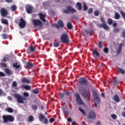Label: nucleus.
Masks as SVG:
<instances>
[{
	"label": "nucleus",
	"mask_w": 125,
	"mask_h": 125,
	"mask_svg": "<svg viewBox=\"0 0 125 125\" xmlns=\"http://www.w3.org/2000/svg\"><path fill=\"white\" fill-rule=\"evenodd\" d=\"M79 90L83 97H84V98H86L87 99H89V98H90V93L88 92L86 89H79Z\"/></svg>",
	"instance_id": "obj_1"
},
{
	"label": "nucleus",
	"mask_w": 125,
	"mask_h": 125,
	"mask_svg": "<svg viewBox=\"0 0 125 125\" xmlns=\"http://www.w3.org/2000/svg\"><path fill=\"white\" fill-rule=\"evenodd\" d=\"M3 123H12L14 122V118L11 115H3L2 116Z\"/></svg>",
	"instance_id": "obj_2"
},
{
	"label": "nucleus",
	"mask_w": 125,
	"mask_h": 125,
	"mask_svg": "<svg viewBox=\"0 0 125 125\" xmlns=\"http://www.w3.org/2000/svg\"><path fill=\"white\" fill-rule=\"evenodd\" d=\"M62 12L65 14H69V12H71V13H75V12H77V10L72 7L71 6H67L66 7V10H63Z\"/></svg>",
	"instance_id": "obj_3"
},
{
	"label": "nucleus",
	"mask_w": 125,
	"mask_h": 125,
	"mask_svg": "<svg viewBox=\"0 0 125 125\" xmlns=\"http://www.w3.org/2000/svg\"><path fill=\"white\" fill-rule=\"evenodd\" d=\"M61 41L62 43H69V36L67 34H63L61 35Z\"/></svg>",
	"instance_id": "obj_4"
},
{
	"label": "nucleus",
	"mask_w": 125,
	"mask_h": 125,
	"mask_svg": "<svg viewBox=\"0 0 125 125\" xmlns=\"http://www.w3.org/2000/svg\"><path fill=\"white\" fill-rule=\"evenodd\" d=\"M14 97L17 99V102H18V103H20L21 104H24V100H26V99L24 97L18 94H15Z\"/></svg>",
	"instance_id": "obj_5"
},
{
	"label": "nucleus",
	"mask_w": 125,
	"mask_h": 125,
	"mask_svg": "<svg viewBox=\"0 0 125 125\" xmlns=\"http://www.w3.org/2000/svg\"><path fill=\"white\" fill-rule=\"evenodd\" d=\"M79 83L80 84H83V85H85V86H87V85H89V82H88L87 80H86L84 77H82L80 78Z\"/></svg>",
	"instance_id": "obj_6"
},
{
	"label": "nucleus",
	"mask_w": 125,
	"mask_h": 125,
	"mask_svg": "<svg viewBox=\"0 0 125 125\" xmlns=\"http://www.w3.org/2000/svg\"><path fill=\"white\" fill-rule=\"evenodd\" d=\"M93 96L94 97L95 101H96V103H95L94 106L95 107H97V104L99 103L100 102V99L99 98V97L98 96V94H97V93L96 92H94L93 94Z\"/></svg>",
	"instance_id": "obj_7"
},
{
	"label": "nucleus",
	"mask_w": 125,
	"mask_h": 125,
	"mask_svg": "<svg viewBox=\"0 0 125 125\" xmlns=\"http://www.w3.org/2000/svg\"><path fill=\"white\" fill-rule=\"evenodd\" d=\"M25 10L28 14H32L33 10H34V7L31 4H27L25 6Z\"/></svg>",
	"instance_id": "obj_8"
},
{
	"label": "nucleus",
	"mask_w": 125,
	"mask_h": 125,
	"mask_svg": "<svg viewBox=\"0 0 125 125\" xmlns=\"http://www.w3.org/2000/svg\"><path fill=\"white\" fill-rule=\"evenodd\" d=\"M87 118L89 120H92V121H94V120L96 119V114L92 111H91L87 114Z\"/></svg>",
	"instance_id": "obj_9"
},
{
	"label": "nucleus",
	"mask_w": 125,
	"mask_h": 125,
	"mask_svg": "<svg viewBox=\"0 0 125 125\" xmlns=\"http://www.w3.org/2000/svg\"><path fill=\"white\" fill-rule=\"evenodd\" d=\"M75 96L76 97V101L77 102L78 104L83 105V100H82L80 94H79V93H76L75 94Z\"/></svg>",
	"instance_id": "obj_10"
},
{
	"label": "nucleus",
	"mask_w": 125,
	"mask_h": 125,
	"mask_svg": "<svg viewBox=\"0 0 125 125\" xmlns=\"http://www.w3.org/2000/svg\"><path fill=\"white\" fill-rule=\"evenodd\" d=\"M32 23L35 27H37V26H42V22L39 19L33 20Z\"/></svg>",
	"instance_id": "obj_11"
},
{
	"label": "nucleus",
	"mask_w": 125,
	"mask_h": 125,
	"mask_svg": "<svg viewBox=\"0 0 125 125\" xmlns=\"http://www.w3.org/2000/svg\"><path fill=\"white\" fill-rule=\"evenodd\" d=\"M20 22L19 23V26L21 29H23L26 27V21L23 18H21L20 20Z\"/></svg>",
	"instance_id": "obj_12"
},
{
	"label": "nucleus",
	"mask_w": 125,
	"mask_h": 125,
	"mask_svg": "<svg viewBox=\"0 0 125 125\" xmlns=\"http://www.w3.org/2000/svg\"><path fill=\"white\" fill-rule=\"evenodd\" d=\"M0 13H1V16H2L3 17H5V16H7L8 14V12H7V10L3 8L0 9Z\"/></svg>",
	"instance_id": "obj_13"
},
{
	"label": "nucleus",
	"mask_w": 125,
	"mask_h": 125,
	"mask_svg": "<svg viewBox=\"0 0 125 125\" xmlns=\"http://www.w3.org/2000/svg\"><path fill=\"white\" fill-rule=\"evenodd\" d=\"M4 71L5 74H6L8 76H11L13 75V71L9 68H4Z\"/></svg>",
	"instance_id": "obj_14"
},
{
	"label": "nucleus",
	"mask_w": 125,
	"mask_h": 125,
	"mask_svg": "<svg viewBox=\"0 0 125 125\" xmlns=\"http://www.w3.org/2000/svg\"><path fill=\"white\" fill-rule=\"evenodd\" d=\"M92 54L95 58H97V57H100V54L98 53V51H97L96 49H94L93 50Z\"/></svg>",
	"instance_id": "obj_15"
},
{
	"label": "nucleus",
	"mask_w": 125,
	"mask_h": 125,
	"mask_svg": "<svg viewBox=\"0 0 125 125\" xmlns=\"http://www.w3.org/2000/svg\"><path fill=\"white\" fill-rule=\"evenodd\" d=\"M99 27V28H103L104 30H106V31H109V30H110V27L107 26V24L104 23L100 24Z\"/></svg>",
	"instance_id": "obj_16"
},
{
	"label": "nucleus",
	"mask_w": 125,
	"mask_h": 125,
	"mask_svg": "<svg viewBox=\"0 0 125 125\" xmlns=\"http://www.w3.org/2000/svg\"><path fill=\"white\" fill-rule=\"evenodd\" d=\"M39 16L40 17V19L42 20L43 22H46V20H45V17H46V16L45 15H43L42 13H40L39 14Z\"/></svg>",
	"instance_id": "obj_17"
},
{
	"label": "nucleus",
	"mask_w": 125,
	"mask_h": 125,
	"mask_svg": "<svg viewBox=\"0 0 125 125\" xmlns=\"http://www.w3.org/2000/svg\"><path fill=\"white\" fill-rule=\"evenodd\" d=\"M21 83H31L30 80L26 78V77L22 78V79L21 80Z\"/></svg>",
	"instance_id": "obj_18"
},
{
	"label": "nucleus",
	"mask_w": 125,
	"mask_h": 125,
	"mask_svg": "<svg viewBox=\"0 0 125 125\" xmlns=\"http://www.w3.org/2000/svg\"><path fill=\"white\" fill-rule=\"evenodd\" d=\"M56 27L57 28H59V27L63 28V27H64V23H63V21H58V25H56Z\"/></svg>",
	"instance_id": "obj_19"
},
{
	"label": "nucleus",
	"mask_w": 125,
	"mask_h": 125,
	"mask_svg": "<svg viewBox=\"0 0 125 125\" xmlns=\"http://www.w3.org/2000/svg\"><path fill=\"white\" fill-rule=\"evenodd\" d=\"M26 67L28 69H32V68L34 67V64L31 62H27L26 63Z\"/></svg>",
	"instance_id": "obj_20"
},
{
	"label": "nucleus",
	"mask_w": 125,
	"mask_h": 125,
	"mask_svg": "<svg viewBox=\"0 0 125 125\" xmlns=\"http://www.w3.org/2000/svg\"><path fill=\"white\" fill-rule=\"evenodd\" d=\"M113 100L114 101H115V102H119L120 101V97H119L118 95H115L114 96Z\"/></svg>",
	"instance_id": "obj_21"
},
{
	"label": "nucleus",
	"mask_w": 125,
	"mask_h": 125,
	"mask_svg": "<svg viewBox=\"0 0 125 125\" xmlns=\"http://www.w3.org/2000/svg\"><path fill=\"white\" fill-rule=\"evenodd\" d=\"M123 45H124L123 43L119 44L117 50V53H121V52L122 51V48H123Z\"/></svg>",
	"instance_id": "obj_22"
},
{
	"label": "nucleus",
	"mask_w": 125,
	"mask_h": 125,
	"mask_svg": "<svg viewBox=\"0 0 125 125\" xmlns=\"http://www.w3.org/2000/svg\"><path fill=\"white\" fill-rule=\"evenodd\" d=\"M67 28L69 30H72L73 29V25L71 22H68L67 24Z\"/></svg>",
	"instance_id": "obj_23"
},
{
	"label": "nucleus",
	"mask_w": 125,
	"mask_h": 125,
	"mask_svg": "<svg viewBox=\"0 0 125 125\" xmlns=\"http://www.w3.org/2000/svg\"><path fill=\"white\" fill-rule=\"evenodd\" d=\"M1 36L2 37V39H3V40H7V39H8V35H7V34L6 33L1 34Z\"/></svg>",
	"instance_id": "obj_24"
},
{
	"label": "nucleus",
	"mask_w": 125,
	"mask_h": 125,
	"mask_svg": "<svg viewBox=\"0 0 125 125\" xmlns=\"http://www.w3.org/2000/svg\"><path fill=\"white\" fill-rule=\"evenodd\" d=\"M117 69L119 73H120V74H122V75H124V74H125V69H123L121 68L118 67H117Z\"/></svg>",
	"instance_id": "obj_25"
},
{
	"label": "nucleus",
	"mask_w": 125,
	"mask_h": 125,
	"mask_svg": "<svg viewBox=\"0 0 125 125\" xmlns=\"http://www.w3.org/2000/svg\"><path fill=\"white\" fill-rule=\"evenodd\" d=\"M76 5L78 7V10H82V8H83L82 7V3L78 2L76 3Z\"/></svg>",
	"instance_id": "obj_26"
},
{
	"label": "nucleus",
	"mask_w": 125,
	"mask_h": 125,
	"mask_svg": "<svg viewBox=\"0 0 125 125\" xmlns=\"http://www.w3.org/2000/svg\"><path fill=\"white\" fill-rule=\"evenodd\" d=\"M39 119L40 122H42V120L44 119V116L42 114L40 113L39 116Z\"/></svg>",
	"instance_id": "obj_27"
},
{
	"label": "nucleus",
	"mask_w": 125,
	"mask_h": 125,
	"mask_svg": "<svg viewBox=\"0 0 125 125\" xmlns=\"http://www.w3.org/2000/svg\"><path fill=\"white\" fill-rule=\"evenodd\" d=\"M121 17V16L120 15V14H119L118 12H116L114 16L115 19H116L117 20L120 19Z\"/></svg>",
	"instance_id": "obj_28"
},
{
	"label": "nucleus",
	"mask_w": 125,
	"mask_h": 125,
	"mask_svg": "<svg viewBox=\"0 0 125 125\" xmlns=\"http://www.w3.org/2000/svg\"><path fill=\"white\" fill-rule=\"evenodd\" d=\"M23 88L26 90H30V89L32 88V86L30 85H25V86H23Z\"/></svg>",
	"instance_id": "obj_29"
},
{
	"label": "nucleus",
	"mask_w": 125,
	"mask_h": 125,
	"mask_svg": "<svg viewBox=\"0 0 125 125\" xmlns=\"http://www.w3.org/2000/svg\"><path fill=\"white\" fill-rule=\"evenodd\" d=\"M83 8L84 11H86L88 8V6H87V5L85 2L83 3Z\"/></svg>",
	"instance_id": "obj_30"
},
{
	"label": "nucleus",
	"mask_w": 125,
	"mask_h": 125,
	"mask_svg": "<svg viewBox=\"0 0 125 125\" xmlns=\"http://www.w3.org/2000/svg\"><path fill=\"white\" fill-rule=\"evenodd\" d=\"M1 22L2 24H4L5 25H8V21H7V20L2 19L1 20Z\"/></svg>",
	"instance_id": "obj_31"
},
{
	"label": "nucleus",
	"mask_w": 125,
	"mask_h": 125,
	"mask_svg": "<svg viewBox=\"0 0 125 125\" xmlns=\"http://www.w3.org/2000/svg\"><path fill=\"white\" fill-rule=\"evenodd\" d=\"M17 9V8H16V5H13L10 7V9L11 11H13V12L15 11V10H16Z\"/></svg>",
	"instance_id": "obj_32"
},
{
	"label": "nucleus",
	"mask_w": 125,
	"mask_h": 125,
	"mask_svg": "<svg viewBox=\"0 0 125 125\" xmlns=\"http://www.w3.org/2000/svg\"><path fill=\"white\" fill-rule=\"evenodd\" d=\"M33 121H34V117H33V116H29L27 119V122L31 123V122H33Z\"/></svg>",
	"instance_id": "obj_33"
},
{
	"label": "nucleus",
	"mask_w": 125,
	"mask_h": 125,
	"mask_svg": "<svg viewBox=\"0 0 125 125\" xmlns=\"http://www.w3.org/2000/svg\"><path fill=\"white\" fill-rule=\"evenodd\" d=\"M103 42L102 41H99V44H98V47L99 48H103Z\"/></svg>",
	"instance_id": "obj_34"
},
{
	"label": "nucleus",
	"mask_w": 125,
	"mask_h": 125,
	"mask_svg": "<svg viewBox=\"0 0 125 125\" xmlns=\"http://www.w3.org/2000/svg\"><path fill=\"white\" fill-rule=\"evenodd\" d=\"M31 108L32 110L36 111V110H38V105L37 104H32L31 105Z\"/></svg>",
	"instance_id": "obj_35"
},
{
	"label": "nucleus",
	"mask_w": 125,
	"mask_h": 125,
	"mask_svg": "<svg viewBox=\"0 0 125 125\" xmlns=\"http://www.w3.org/2000/svg\"><path fill=\"white\" fill-rule=\"evenodd\" d=\"M13 66L14 68H16V69H19V68H20V65H18L17 62L14 63Z\"/></svg>",
	"instance_id": "obj_36"
},
{
	"label": "nucleus",
	"mask_w": 125,
	"mask_h": 125,
	"mask_svg": "<svg viewBox=\"0 0 125 125\" xmlns=\"http://www.w3.org/2000/svg\"><path fill=\"white\" fill-rule=\"evenodd\" d=\"M79 111H80V112H81V113H82V114H83V115H84V116H85V115H86L85 111H84V110L83 109L82 107H79Z\"/></svg>",
	"instance_id": "obj_37"
},
{
	"label": "nucleus",
	"mask_w": 125,
	"mask_h": 125,
	"mask_svg": "<svg viewBox=\"0 0 125 125\" xmlns=\"http://www.w3.org/2000/svg\"><path fill=\"white\" fill-rule=\"evenodd\" d=\"M6 111H7L8 113H13V109L12 108L8 107L5 109Z\"/></svg>",
	"instance_id": "obj_38"
},
{
	"label": "nucleus",
	"mask_w": 125,
	"mask_h": 125,
	"mask_svg": "<svg viewBox=\"0 0 125 125\" xmlns=\"http://www.w3.org/2000/svg\"><path fill=\"white\" fill-rule=\"evenodd\" d=\"M85 33H86V34H89L90 35L91 34H92V33L93 32V30H91V29H89V30L87 29H86L85 30Z\"/></svg>",
	"instance_id": "obj_39"
},
{
	"label": "nucleus",
	"mask_w": 125,
	"mask_h": 125,
	"mask_svg": "<svg viewBox=\"0 0 125 125\" xmlns=\"http://www.w3.org/2000/svg\"><path fill=\"white\" fill-rule=\"evenodd\" d=\"M113 85L116 86L118 85L119 84V82H118V81L116 79H113Z\"/></svg>",
	"instance_id": "obj_40"
},
{
	"label": "nucleus",
	"mask_w": 125,
	"mask_h": 125,
	"mask_svg": "<svg viewBox=\"0 0 125 125\" xmlns=\"http://www.w3.org/2000/svg\"><path fill=\"white\" fill-rule=\"evenodd\" d=\"M100 20L103 24H105V25H107V22L106 21H105V20L104 19V18L101 17Z\"/></svg>",
	"instance_id": "obj_41"
},
{
	"label": "nucleus",
	"mask_w": 125,
	"mask_h": 125,
	"mask_svg": "<svg viewBox=\"0 0 125 125\" xmlns=\"http://www.w3.org/2000/svg\"><path fill=\"white\" fill-rule=\"evenodd\" d=\"M107 23L108 25H112V24H113V20L110 18L108 19L107 20Z\"/></svg>",
	"instance_id": "obj_42"
},
{
	"label": "nucleus",
	"mask_w": 125,
	"mask_h": 125,
	"mask_svg": "<svg viewBox=\"0 0 125 125\" xmlns=\"http://www.w3.org/2000/svg\"><path fill=\"white\" fill-rule=\"evenodd\" d=\"M60 97L61 99H64V98H66V96L65 95V93H63L62 94H61L60 96Z\"/></svg>",
	"instance_id": "obj_43"
},
{
	"label": "nucleus",
	"mask_w": 125,
	"mask_h": 125,
	"mask_svg": "<svg viewBox=\"0 0 125 125\" xmlns=\"http://www.w3.org/2000/svg\"><path fill=\"white\" fill-rule=\"evenodd\" d=\"M32 92L33 93H34V94H39V90L36 88L34 90H32Z\"/></svg>",
	"instance_id": "obj_44"
},
{
	"label": "nucleus",
	"mask_w": 125,
	"mask_h": 125,
	"mask_svg": "<svg viewBox=\"0 0 125 125\" xmlns=\"http://www.w3.org/2000/svg\"><path fill=\"white\" fill-rule=\"evenodd\" d=\"M29 49L30 52H35V50L33 45L30 46V47H29Z\"/></svg>",
	"instance_id": "obj_45"
},
{
	"label": "nucleus",
	"mask_w": 125,
	"mask_h": 125,
	"mask_svg": "<svg viewBox=\"0 0 125 125\" xmlns=\"http://www.w3.org/2000/svg\"><path fill=\"white\" fill-rule=\"evenodd\" d=\"M12 87H16V86H17V82H16V81H14L12 83Z\"/></svg>",
	"instance_id": "obj_46"
},
{
	"label": "nucleus",
	"mask_w": 125,
	"mask_h": 125,
	"mask_svg": "<svg viewBox=\"0 0 125 125\" xmlns=\"http://www.w3.org/2000/svg\"><path fill=\"white\" fill-rule=\"evenodd\" d=\"M59 45H60V44L58 42H55L54 43V46L55 47H59Z\"/></svg>",
	"instance_id": "obj_47"
},
{
	"label": "nucleus",
	"mask_w": 125,
	"mask_h": 125,
	"mask_svg": "<svg viewBox=\"0 0 125 125\" xmlns=\"http://www.w3.org/2000/svg\"><path fill=\"white\" fill-rule=\"evenodd\" d=\"M94 14L95 16H99V11H98V10H95L94 12Z\"/></svg>",
	"instance_id": "obj_48"
},
{
	"label": "nucleus",
	"mask_w": 125,
	"mask_h": 125,
	"mask_svg": "<svg viewBox=\"0 0 125 125\" xmlns=\"http://www.w3.org/2000/svg\"><path fill=\"white\" fill-rule=\"evenodd\" d=\"M93 12V8H90L88 10V14H91Z\"/></svg>",
	"instance_id": "obj_49"
},
{
	"label": "nucleus",
	"mask_w": 125,
	"mask_h": 125,
	"mask_svg": "<svg viewBox=\"0 0 125 125\" xmlns=\"http://www.w3.org/2000/svg\"><path fill=\"white\" fill-rule=\"evenodd\" d=\"M29 93L27 92H23V96H24V97H29Z\"/></svg>",
	"instance_id": "obj_50"
},
{
	"label": "nucleus",
	"mask_w": 125,
	"mask_h": 125,
	"mask_svg": "<svg viewBox=\"0 0 125 125\" xmlns=\"http://www.w3.org/2000/svg\"><path fill=\"white\" fill-rule=\"evenodd\" d=\"M114 33H119V31H120V29L118 27L114 28L113 30Z\"/></svg>",
	"instance_id": "obj_51"
},
{
	"label": "nucleus",
	"mask_w": 125,
	"mask_h": 125,
	"mask_svg": "<svg viewBox=\"0 0 125 125\" xmlns=\"http://www.w3.org/2000/svg\"><path fill=\"white\" fill-rule=\"evenodd\" d=\"M104 51L105 53H108L109 52V49L108 47H105L104 48Z\"/></svg>",
	"instance_id": "obj_52"
},
{
	"label": "nucleus",
	"mask_w": 125,
	"mask_h": 125,
	"mask_svg": "<svg viewBox=\"0 0 125 125\" xmlns=\"http://www.w3.org/2000/svg\"><path fill=\"white\" fill-rule=\"evenodd\" d=\"M111 117L113 120H117V115L116 114H112Z\"/></svg>",
	"instance_id": "obj_53"
},
{
	"label": "nucleus",
	"mask_w": 125,
	"mask_h": 125,
	"mask_svg": "<svg viewBox=\"0 0 125 125\" xmlns=\"http://www.w3.org/2000/svg\"><path fill=\"white\" fill-rule=\"evenodd\" d=\"M6 76V74L1 71H0V77H5Z\"/></svg>",
	"instance_id": "obj_54"
},
{
	"label": "nucleus",
	"mask_w": 125,
	"mask_h": 125,
	"mask_svg": "<svg viewBox=\"0 0 125 125\" xmlns=\"http://www.w3.org/2000/svg\"><path fill=\"white\" fill-rule=\"evenodd\" d=\"M0 65H1L3 67V68H6L7 67V64L5 63L2 62L0 63Z\"/></svg>",
	"instance_id": "obj_55"
},
{
	"label": "nucleus",
	"mask_w": 125,
	"mask_h": 125,
	"mask_svg": "<svg viewBox=\"0 0 125 125\" xmlns=\"http://www.w3.org/2000/svg\"><path fill=\"white\" fill-rule=\"evenodd\" d=\"M65 95L66 96V97H68V96H70V94H71V93L70 92L68 91L66 92H64Z\"/></svg>",
	"instance_id": "obj_56"
},
{
	"label": "nucleus",
	"mask_w": 125,
	"mask_h": 125,
	"mask_svg": "<svg viewBox=\"0 0 125 125\" xmlns=\"http://www.w3.org/2000/svg\"><path fill=\"white\" fill-rule=\"evenodd\" d=\"M43 124L45 125H47V124H48V120H47V118H45L43 122Z\"/></svg>",
	"instance_id": "obj_57"
},
{
	"label": "nucleus",
	"mask_w": 125,
	"mask_h": 125,
	"mask_svg": "<svg viewBox=\"0 0 125 125\" xmlns=\"http://www.w3.org/2000/svg\"><path fill=\"white\" fill-rule=\"evenodd\" d=\"M54 121H55V119L53 118H51L50 119H49V123H53V122H54Z\"/></svg>",
	"instance_id": "obj_58"
},
{
	"label": "nucleus",
	"mask_w": 125,
	"mask_h": 125,
	"mask_svg": "<svg viewBox=\"0 0 125 125\" xmlns=\"http://www.w3.org/2000/svg\"><path fill=\"white\" fill-rule=\"evenodd\" d=\"M63 114L65 116H67V115L69 114V112L66 110L63 111Z\"/></svg>",
	"instance_id": "obj_59"
},
{
	"label": "nucleus",
	"mask_w": 125,
	"mask_h": 125,
	"mask_svg": "<svg viewBox=\"0 0 125 125\" xmlns=\"http://www.w3.org/2000/svg\"><path fill=\"white\" fill-rule=\"evenodd\" d=\"M67 122H68V123H71L72 118H71V117H69L67 118Z\"/></svg>",
	"instance_id": "obj_60"
},
{
	"label": "nucleus",
	"mask_w": 125,
	"mask_h": 125,
	"mask_svg": "<svg viewBox=\"0 0 125 125\" xmlns=\"http://www.w3.org/2000/svg\"><path fill=\"white\" fill-rule=\"evenodd\" d=\"M6 2H7L8 3H10V2H12V0H5Z\"/></svg>",
	"instance_id": "obj_61"
},
{
	"label": "nucleus",
	"mask_w": 125,
	"mask_h": 125,
	"mask_svg": "<svg viewBox=\"0 0 125 125\" xmlns=\"http://www.w3.org/2000/svg\"><path fill=\"white\" fill-rule=\"evenodd\" d=\"M55 54L56 58H58V57H59V54H58V53H56Z\"/></svg>",
	"instance_id": "obj_62"
},
{
	"label": "nucleus",
	"mask_w": 125,
	"mask_h": 125,
	"mask_svg": "<svg viewBox=\"0 0 125 125\" xmlns=\"http://www.w3.org/2000/svg\"><path fill=\"white\" fill-rule=\"evenodd\" d=\"M7 99H8V100H12V97H11L10 96H8L7 97Z\"/></svg>",
	"instance_id": "obj_63"
},
{
	"label": "nucleus",
	"mask_w": 125,
	"mask_h": 125,
	"mask_svg": "<svg viewBox=\"0 0 125 125\" xmlns=\"http://www.w3.org/2000/svg\"><path fill=\"white\" fill-rule=\"evenodd\" d=\"M76 122H73L71 124L72 125H76Z\"/></svg>",
	"instance_id": "obj_64"
}]
</instances>
